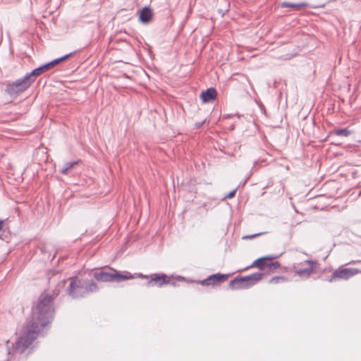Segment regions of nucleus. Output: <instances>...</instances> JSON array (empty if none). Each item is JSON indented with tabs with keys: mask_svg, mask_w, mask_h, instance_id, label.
Instances as JSON below:
<instances>
[{
	"mask_svg": "<svg viewBox=\"0 0 361 361\" xmlns=\"http://www.w3.org/2000/svg\"><path fill=\"white\" fill-rule=\"evenodd\" d=\"M138 277L141 278V279H149V275H143L142 274H138Z\"/></svg>",
	"mask_w": 361,
	"mask_h": 361,
	"instance_id": "nucleus-21",
	"label": "nucleus"
},
{
	"mask_svg": "<svg viewBox=\"0 0 361 361\" xmlns=\"http://www.w3.org/2000/svg\"><path fill=\"white\" fill-rule=\"evenodd\" d=\"M153 13L152 9L145 6L139 12V20L144 24H148L152 20Z\"/></svg>",
	"mask_w": 361,
	"mask_h": 361,
	"instance_id": "nucleus-10",
	"label": "nucleus"
},
{
	"mask_svg": "<svg viewBox=\"0 0 361 361\" xmlns=\"http://www.w3.org/2000/svg\"><path fill=\"white\" fill-rule=\"evenodd\" d=\"M170 283V280L168 279L167 276L162 274H152L149 275V280L146 283L147 287L157 286L158 287H161L164 284H168Z\"/></svg>",
	"mask_w": 361,
	"mask_h": 361,
	"instance_id": "nucleus-8",
	"label": "nucleus"
},
{
	"mask_svg": "<svg viewBox=\"0 0 361 361\" xmlns=\"http://www.w3.org/2000/svg\"><path fill=\"white\" fill-rule=\"evenodd\" d=\"M276 258V256H269L267 257H261L252 263V266H255L257 268L262 270L265 268H269V269H276L279 268L280 264L278 262H268L267 260H271Z\"/></svg>",
	"mask_w": 361,
	"mask_h": 361,
	"instance_id": "nucleus-6",
	"label": "nucleus"
},
{
	"mask_svg": "<svg viewBox=\"0 0 361 361\" xmlns=\"http://www.w3.org/2000/svg\"><path fill=\"white\" fill-rule=\"evenodd\" d=\"M34 82L33 80L27 73L23 78L9 83L6 86V91L11 97H16L20 93L25 91Z\"/></svg>",
	"mask_w": 361,
	"mask_h": 361,
	"instance_id": "nucleus-4",
	"label": "nucleus"
},
{
	"mask_svg": "<svg viewBox=\"0 0 361 361\" xmlns=\"http://www.w3.org/2000/svg\"><path fill=\"white\" fill-rule=\"evenodd\" d=\"M73 54V53L68 54L62 57L56 59L51 61V62L47 63V64H48L49 68L51 69L56 65L59 64L61 62L64 61L65 60L70 58Z\"/></svg>",
	"mask_w": 361,
	"mask_h": 361,
	"instance_id": "nucleus-13",
	"label": "nucleus"
},
{
	"mask_svg": "<svg viewBox=\"0 0 361 361\" xmlns=\"http://www.w3.org/2000/svg\"><path fill=\"white\" fill-rule=\"evenodd\" d=\"M332 133L338 136L348 137L352 133V132L348 128H342L334 130Z\"/></svg>",
	"mask_w": 361,
	"mask_h": 361,
	"instance_id": "nucleus-17",
	"label": "nucleus"
},
{
	"mask_svg": "<svg viewBox=\"0 0 361 361\" xmlns=\"http://www.w3.org/2000/svg\"><path fill=\"white\" fill-rule=\"evenodd\" d=\"M281 6L282 7H290L293 8L295 10H300L302 8H305L307 6L306 3H301V4H291L288 2H283L281 3Z\"/></svg>",
	"mask_w": 361,
	"mask_h": 361,
	"instance_id": "nucleus-14",
	"label": "nucleus"
},
{
	"mask_svg": "<svg viewBox=\"0 0 361 361\" xmlns=\"http://www.w3.org/2000/svg\"><path fill=\"white\" fill-rule=\"evenodd\" d=\"M264 233H265V232H261V233H255V234H252V235H245L243 237V239H252V238L259 236Z\"/></svg>",
	"mask_w": 361,
	"mask_h": 361,
	"instance_id": "nucleus-19",
	"label": "nucleus"
},
{
	"mask_svg": "<svg viewBox=\"0 0 361 361\" xmlns=\"http://www.w3.org/2000/svg\"><path fill=\"white\" fill-rule=\"evenodd\" d=\"M201 125H202V123H198V126H198V127H200V126H201Z\"/></svg>",
	"mask_w": 361,
	"mask_h": 361,
	"instance_id": "nucleus-24",
	"label": "nucleus"
},
{
	"mask_svg": "<svg viewBox=\"0 0 361 361\" xmlns=\"http://www.w3.org/2000/svg\"><path fill=\"white\" fill-rule=\"evenodd\" d=\"M67 292L73 298H82L85 295L82 283L78 277L71 278V283L67 288Z\"/></svg>",
	"mask_w": 361,
	"mask_h": 361,
	"instance_id": "nucleus-5",
	"label": "nucleus"
},
{
	"mask_svg": "<svg viewBox=\"0 0 361 361\" xmlns=\"http://www.w3.org/2000/svg\"><path fill=\"white\" fill-rule=\"evenodd\" d=\"M64 284H65V281H63L61 282V286H64Z\"/></svg>",
	"mask_w": 361,
	"mask_h": 361,
	"instance_id": "nucleus-23",
	"label": "nucleus"
},
{
	"mask_svg": "<svg viewBox=\"0 0 361 361\" xmlns=\"http://www.w3.org/2000/svg\"><path fill=\"white\" fill-rule=\"evenodd\" d=\"M302 264L304 268L295 269V274L300 276L309 277L314 272L317 262L312 260H305Z\"/></svg>",
	"mask_w": 361,
	"mask_h": 361,
	"instance_id": "nucleus-7",
	"label": "nucleus"
},
{
	"mask_svg": "<svg viewBox=\"0 0 361 361\" xmlns=\"http://www.w3.org/2000/svg\"><path fill=\"white\" fill-rule=\"evenodd\" d=\"M79 163V161H73V162H67L64 164V166L61 169L60 172L62 174H68V171L73 169L75 166L78 165Z\"/></svg>",
	"mask_w": 361,
	"mask_h": 361,
	"instance_id": "nucleus-15",
	"label": "nucleus"
},
{
	"mask_svg": "<svg viewBox=\"0 0 361 361\" xmlns=\"http://www.w3.org/2000/svg\"><path fill=\"white\" fill-rule=\"evenodd\" d=\"M237 188L234 189L231 192H230L228 195H226V198H232L235 196Z\"/></svg>",
	"mask_w": 361,
	"mask_h": 361,
	"instance_id": "nucleus-20",
	"label": "nucleus"
},
{
	"mask_svg": "<svg viewBox=\"0 0 361 361\" xmlns=\"http://www.w3.org/2000/svg\"><path fill=\"white\" fill-rule=\"evenodd\" d=\"M85 295L89 293H93L97 290L98 287L97 283L92 281L90 283H87L85 286H84Z\"/></svg>",
	"mask_w": 361,
	"mask_h": 361,
	"instance_id": "nucleus-16",
	"label": "nucleus"
},
{
	"mask_svg": "<svg viewBox=\"0 0 361 361\" xmlns=\"http://www.w3.org/2000/svg\"><path fill=\"white\" fill-rule=\"evenodd\" d=\"M4 226V221L0 219V231L2 230Z\"/></svg>",
	"mask_w": 361,
	"mask_h": 361,
	"instance_id": "nucleus-22",
	"label": "nucleus"
},
{
	"mask_svg": "<svg viewBox=\"0 0 361 361\" xmlns=\"http://www.w3.org/2000/svg\"><path fill=\"white\" fill-rule=\"evenodd\" d=\"M111 272H107L104 271H96L93 274V276L97 281L102 282H121L124 280L135 278L133 275L128 271L125 272L124 274H121L116 269H111Z\"/></svg>",
	"mask_w": 361,
	"mask_h": 361,
	"instance_id": "nucleus-2",
	"label": "nucleus"
},
{
	"mask_svg": "<svg viewBox=\"0 0 361 361\" xmlns=\"http://www.w3.org/2000/svg\"><path fill=\"white\" fill-rule=\"evenodd\" d=\"M228 279L227 274H214L209 276L204 280L200 281V283L202 286H217L220 283L224 282Z\"/></svg>",
	"mask_w": 361,
	"mask_h": 361,
	"instance_id": "nucleus-9",
	"label": "nucleus"
},
{
	"mask_svg": "<svg viewBox=\"0 0 361 361\" xmlns=\"http://www.w3.org/2000/svg\"><path fill=\"white\" fill-rule=\"evenodd\" d=\"M217 92L215 88L211 87L205 91L202 92L200 98L203 102H208L211 100L215 99L216 97Z\"/></svg>",
	"mask_w": 361,
	"mask_h": 361,
	"instance_id": "nucleus-11",
	"label": "nucleus"
},
{
	"mask_svg": "<svg viewBox=\"0 0 361 361\" xmlns=\"http://www.w3.org/2000/svg\"><path fill=\"white\" fill-rule=\"evenodd\" d=\"M262 277L263 274L260 272H256L246 276H237L230 281L229 286L232 289L247 288L259 281Z\"/></svg>",
	"mask_w": 361,
	"mask_h": 361,
	"instance_id": "nucleus-3",
	"label": "nucleus"
},
{
	"mask_svg": "<svg viewBox=\"0 0 361 361\" xmlns=\"http://www.w3.org/2000/svg\"><path fill=\"white\" fill-rule=\"evenodd\" d=\"M50 68L47 63L42 65L39 66V68H37L34 69L31 73H28L29 75L31 77V78L35 81L36 80V78L42 73L49 71Z\"/></svg>",
	"mask_w": 361,
	"mask_h": 361,
	"instance_id": "nucleus-12",
	"label": "nucleus"
},
{
	"mask_svg": "<svg viewBox=\"0 0 361 361\" xmlns=\"http://www.w3.org/2000/svg\"><path fill=\"white\" fill-rule=\"evenodd\" d=\"M58 292L52 295L42 293L38 299L35 311L32 312V319L27 323L22 334L18 338L15 345V350L19 353L25 350L37 338L38 333L46 326L53 318L54 308L53 299L58 295Z\"/></svg>",
	"mask_w": 361,
	"mask_h": 361,
	"instance_id": "nucleus-1",
	"label": "nucleus"
},
{
	"mask_svg": "<svg viewBox=\"0 0 361 361\" xmlns=\"http://www.w3.org/2000/svg\"><path fill=\"white\" fill-rule=\"evenodd\" d=\"M286 281V279L283 276H275L269 280L270 283H279Z\"/></svg>",
	"mask_w": 361,
	"mask_h": 361,
	"instance_id": "nucleus-18",
	"label": "nucleus"
}]
</instances>
